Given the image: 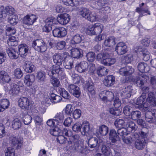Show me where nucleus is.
Listing matches in <instances>:
<instances>
[{
	"mask_svg": "<svg viewBox=\"0 0 156 156\" xmlns=\"http://www.w3.org/2000/svg\"><path fill=\"white\" fill-rule=\"evenodd\" d=\"M49 132L52 135L58 136L57 141L61 144H65L67 140L66 138L64 136L70 137L73 135L72 132L71 130L64 128L61 130L58 127L56 126L50 129Z\"/></svg>",
	"mask_w": 156,
	"mask_h": 156,
	"instance_id": "nucleus-1",
	"label": "nucleus"
},
{
	"mask_svg": "<svg viewBox=\"0 0 156 156\" xmlns=\"http://www.w3.org/2000/svg\"><path fill=\"white\" fill-rule=\"evenodd\" d=\"M32 46L36 51L40 52H44L47 49L46 44L41 39H37L33 41Z\"/></svg>",
	"mask_w": 156,
	"mask_h": 156,
	"instance_id": "nucleus-2",
	"label": "nucleus"
},
{
	"mask_svg": "<svg viewBox=\"0 0 156 156\" xmlns=\"http://www.w3.org/2000/svg\"><path fill=\"white\" fill-rule=\"evenodd\" d=\"M145 116L147 122L156 124V109L149 110L145 113Z\"/></svg>",
	"mask_w": 156,
	"mask_h": 156,
	"instance_id": "nucleus-3",
	"label": "nucleus"
},
{
	"mask_svg": "<svg viewBox=\"0 0 156 156\" xmlns=\"http://www.w3.org/2000/svg\"><path fill=\"white\" fill-rule=\"evenodd\" d=\"M67 89L69 93L73 96L77 98L80 97L81 91L77 86L73 84H68Z\"/></svg>",
	"mask_w": 156,
	"mask_h": 156,
	"instance_id": "nucleus-4",
	"label": "nucleus"
},
{
	"mask_svg": "<svg viewBox=\"0 0 156 156\" xmlns=\"http://www.w3.org/2000/svg\"><path fill=\"white\" fill-rule=\"evenodd\" d=\"M18 105L23 109L29 110L31 108L30 100L26 97H21L18 100Z\"/></svg>",
	"mask_w": 156,
	"mask_h": 156,
	"instance_id": "nucleus-5",
	"label": "nucleus"
},
{
	"mask_svg": "<svg viewBox=\"0 0 156 156\" xmlns=\"http://www.w3.org/2000/svg\"><path fill=\"white\" fill-rule=\"evenodd\" d=\"M64 55V57L63 65L65 68L69 69H71L73 67V60L72 57L69 55L67 52H64L63 53Z\"/></svg>",
	"mask_w": 156,
	"mask_h": 156,
	"instance_id": "nucleus-6",
	"label": "nucleus"
},
{
	"mask_svg": "<svg viewBox=\"0 0 156 156\" xmlns=\"http://www.w3.org/2000/svg\"><path fill=\"white\" fill-rule=\"evenodd\" d=\"M46 24L43 28V31L48 32L52 29V26L56 23V19L49 17L45 20Z\"/></svg>",
	"mask_w": 156,
	"mask_h": 156,
	"instance_id": "nucleus-7",
	"label": "nucleus"
},
{
	"mask_svg": "<svg viewBox=\"0 0 156 156\" xmlns=\"http://www.w3.org/2000/svg\"><path fill=\"white\" fill-rule=\"evenodd\" d=\"M103 141L94 137H90L88 139V145L91 148L98 147L101 145Z\"/></svg>",
	"mask_w": 156,
	"mask_h": 156,
	"instance_id": "nucleus-8",
	"label": "nucleus"
},
{
	"mask_svg": "<svg viewBox=\"0 0 156 156\" xmlns=\"http://www.w3.org/2000/svg\"><path fill=\"white\" fill-rule=\"evenodd\" d=\"M149 79V77L142 73L137 76L135 79V84L137 86L140 87L144 85V83Z\"/></svg>",
	"mask_w": 156,
	"mask_h": 156,
	"instance_id": "nucleus-9",
	"label": "nucleus"
},
{
	"mask_svg": "<svg viewBox=\"0 0 156 156\" xmlns=\"http://www.w3.org/2000/svg\"><path fill=\"white\" fill-rule=\"evenodd\" d=\"M115 51L119 55H124L128 51L127 47L125 43L120 42L116 45Z\"/></svg>",
	"mask_w": 156,
	"mask_h": 156,
	"instance_id": "nucleus-10",
	"label": "nucleus"
},
{
	"mask_svg": "<svg viewBox=\"0 0 156 156\" xmlns=\"http://www.w3.org/2000/svg\"><path fill=\"white\" fill-rule=\"evenodd\" d=\"M53 35L55 37H61L65 36L67 34L66 30L62 27H56L52 31Z\"/></svg>",
	"mask_w": 156,
	"mask_h": 156,
	"instance_id": "nucleus-11",
	"label": "nucleus"
},
{
	"mask_svg": "<svg viewBox=\"0 0 156 156\" xmlns=\"http://www.w3.org/2000/svg\"><path fill=\"white\" fill-rule=\"evenodd\" d=\"M63 72V69L60 67V65H55L53 66L52 70L48 71V74L50 76H55L56 74L59 76L62 75Z\"/></svg>",
	"mask_w": 156,
	"mask_h": 156,
	"instance_id": "nucleus-12",
	"label": "nucleus"
},
{
	"mask_svg": "<svg viewBox=\"0 0 156 156\" xmlns=\"http://www.w3.org/2000/svg\"><path fill=\"white\" fill-rule=\"evenodd\" d=\"M37 20L35 15L33 14L27 15L24 16L23 20V23L28 26L33 24Z\"/></svg>",
	"mask_w": 156,
	"mask_h": 156,
	"instance_id": "nucleus-13",
	"label": "nucleus"
},
{
	"mask_svg": "<svg viewBox=\"0 0 156 156\" xmlns=\"http://www.w3.org/2000/svg\"><path fill=\"white\" fill-rule=\"evenodd\" d=\"M9 140L12 146L15 148L18 149L22 145V142L21 139L16 137L14 135L10 137Z\"/></svg>",
	"mask_w": 156,
	"mask_h": 156,
	"instance_id": "nucleus-14",
	"label": "nucleus"
},
{
	"mask_svg": "<svg viewBox=\"0 0 156 156\" xmlns=\"http://www.w3.org/2000/svg\"><path fill=\"white\" fill-rule=\"evenodd\" d=\"M70 18L69 14L64 13L61 14L58 16L57 18L56 21L62 24H66L69 21Z\"/></svg>",
	"mask_w": 156,
	"mask_h": 156,
	"instance_id": "nucleus-15",
	"label": "nucleus"
},
{
	"mask_svg": "<svg viewBox=\"0 0 156 156\" xmlns=\"http://www.w3.org/2000/svg\"><path fill=\"white\" fill-rule=\"evenodd\" d=\"M100 97L103 101L107 100L111 101L114 98L113 94L109 91H103L101 94Z\"/></svg>",
	"mask_w": 156,
	"mask_h": 156,
	"instance_id": "nucleus-16",
	"label": "nucleus"
},
{
	"mask_svg": "<svg viewBox=\"0 0 156 156\" xmlns=\"http://www.w3.org/2000/svg\"><path fill=\"white\" fill-rule=\"evenodd\" d=\"M81 133L82 135L87 136L91 133L90 123L87 121L83 122L82 124Z\"/></svg>",
	"mask_w": 156,
	"mask_h": 156,
	"instance_id": "nucleus-17",
	"label": "nucleus"
},
{
	"mask_svg": "<svg viewBox=\"0 0 156 156\" xmlns=\"http://www.w3.org/2000/svg\"><path fill=\"white\" fill-rule=\"evenodd\" d=\"M109 135V140L112 143H116L117 141L120 140L119 136L114 129H112L110 130Z\"/></svg>",
	"mask_w": 156,
	"mask_h": 156,
	"instance_id": "nucleus-18",
	"label": "nucleus"
},
{
	"mask_svg": "<svg viewBox=\"0 0 156 156\" xmlns=\"http://www.w3.org/2000/svg\"><path fill=\"white\" fill-rule=\"evenodd\" d=\"M19 55L23 58H25L27 55L29 51L28 46L26 44H21L18 46Z\"/></svg>",
	"mask_w": 156,
	"mask_h": 156,
	"instance_id": "nucleus-19",
	"label": "nucleus"
},
{
	"mask_svg": "<svg viewBox=\"0 0 156 156\" xmlns=\"http://www.w3.org/2000/svg\"><path fill=\"white\" fill-rule=\"evenodd\" d=\"M88 65L87 62L83 61L76 65L75 69L79 73H84L87 70Z\"/></svg>",
	"mask_w": 156,
	"mask_h": 156,
	"instance_id": "nucleus-20",
	"label": "nucleus"
},
{
	"mask_svg": "<svg viewBox=\"0 0 156 156\" xmlns=\"http://www.w3.org/2000/svg\"><path fill=\"white\" fill-rule=\"evenodd\" d=\"M23 68L25 72L30 73L34 71L36 69L35 66L33 63L28 61L25 62Z\"/></svg>",
	"mask_w": 156,
	"mask_h": 156,
	"instance_id": "nucleus-21",
	"label": "nucleus"
},
{
	"mask_svg": "<svg viewBox=\"0 0 156 156\" xmlns=\"http://www.w3.org/2000/svg\"><path fill=\"white\" fill-rule=\"evenodd\" d=\"M6 52L9 56L11 59H16L19 56V54L15 48H8Z\"/></svg>",
	"mask_w": 156,
	"mask_h": 156,
	"instance_id": "nucleus-22",
	"label": "nucleus"
},
{
	"mask_svg": "<svg viewBox=\"0 0 156 156\" xmlns=\"http://www.w3.org/2000/svg\"><path fill=\"white\" fill-rule=\"evenodd\" d=\"M115 77L112 75L106 76L104 80V84L107 87L112 86L115 83Z\"/></svg>",
	"mask_w": 156,
	"mask_h": 156,
	"instance_id": "nucleus-23",
	"label": "nucleus"
},
{
	"mask_svg": "<svg viewBox=\"0 0 156 156\" xmlns=\"http://www.w3.org/2000/svg\"><path fill=\"white\" fill-rule=\"evenodd\" d=\"M20 90L18 85L13 83L10 85V89L9 90V93L12 95L16 96L19 93Z\"/></svg>",
	"mask_w": 156,
	"mask_h": 156,
	"instance_id": "nucleus-24",
	"label": "nucleus"
},
{
	"mask_svg": "<svg viewBox=\"0 0 156 156\" xmlns=\"http://www.w3.org/2000/svg\"><path fill=\"white\" fill-rule=\"evenodd\" d=\"M133 89L131 86H128L126 87L122 93L123 96L126 98H130L133 93Z\"/></svg>",
	"mask_w": 156,
	"mask_h": 156,
	"instance_id": "nucleus-25",
	"label": "nucleus"
},
{
	"mask_svg": "<svg viewBox=\"0 0 156 156\" xmlns=\"http://www.w3.org/2000/svg\"><path fill=\"white\" fill-rule=\"evenodd\" d=\"M108 128L106 126L102 125L99 127L97 133L102 136H105L108 133Z\"/></svg>",
	"mask_w": 156,
	"mask_h": 156,
	"instance_id": "nucleus-26",
	"label": "nucleus"
},
{
	"mask_svg": "<svg viewBox=\"0 0 156 156\" xmlns=\"http://www.w3.org/2000/svg\"><path fill=\"white\" fill-rule=\"evenodd\" d=\"M72 57L74 58H79L82 56L83 52L82 49L78 48H73L71 50Z\"/></svg>",
	"mask_w": 156,
	"mask_h": 156,
	"instance_id": "nucleus-27",
	"label": "nucleus"
},
{
	"mask_svg": "<svg viewBox=\"0 0 156 156\" xmlns=\"http://www.w3.org/2000/svg\"><path fill=\"white\" fill-rule=\"evenodd\" d=\"M35 80V76L34 75H27L24 77V82L28 86L32 85Z\"/></svg>",
	"mask_w": 156,
	"mask_h": 156,
	"instance_id": "nucleus-28",
	"label": "nucleus"
},
{
	"mask_svg": "<svg viewBox=\"0 0 156 156\" xmlns=\"http://www.w3.org/2000/svg\"><path fill=\"white\" fill-rule=\"evenodd\" d=\"M52 57L54 62L56 63V65H60L64 61L65 57H63L60 54L56 53Z\"/></svg>",
	"mask_w": 156,
	"mask_h": 156,
	"instance_id": "nucleus-29",
	"label": "nucleus"
},
{
	"mask_svg": "<svg viewBox=\"0 0 156 156\" xmlns=\"http://www.w3.org/2000/svg\"><path fill=\"white\" fill-rule=\"evenodd\" d=\"M145 141V140L144 139L137 140L135 141L134 143L135 148L139 150L143 149L146 144Z\"/></svg>",
	"mask_w": 156,
	"mask_h": 156,
	"instance_id": "nucleus-30",
	"label": "nucleus"
},
{
	"mask_svg": "<svg viewBox=\"0 0 156 156\" xmlns=\"http://www.w3.org/2000/svg\"><path fill=\"white\" fill-rule=\"evenodd\" d=\"M138 69L141 73H147L149 69V66L144 62H141L138 64Z\"/></svg>",
	"mask_w": 156,
	"mask_h": 156,
	"instance_id": "nucleus-31",
	"label": "nucleus"
},
{
	"mask_svg": "<svg viewBox=\"0 0 156 156\" xmlns=\"http://www.w3.org/2000/svg\"><path fill=\"white\" fill-rule=\"evenodd\" d=\"M111 54L108 52V55L103 61V64L105 65L110 66L115 63L116 59L114 58H110Z\"/></svg>",
	"mask_w": 156,
	"mask_h": 156,
	"instance_id": "nucleus-32",
	"label": "nucleus"
},
{
	"mask_svg": "<svg viewBox=\"0 0 156 156\" xmlns=\"http://www.w3.org/2000/svg\"><path fill=\"white\" fill-rule=\"evenodd\" d=\"M86 87L90 94L93 95L95 94V90L93 82L91 80L87 82Z\"/></svg>",
	"mask_w": 156,
	"mask_h": 156,
	"instance_id": "nucleus-33",
	"label": "nucleus"
},
{
	"mask_svg": "<svg viewBox=\"0 0 156 156\" xmlns=\"http://www.w3.org/2000/svg\"><path fill=\"white\" fill-rule=\"evenodd\" d=\"M36 78L39 82L44 81L46 78V73L42 70H40L36 73Z\"/></svg>",
	"mask_w": 156,
	"mask_h": 156,
	"instance_id": "nucleus-34",
	"label": "nucleus"
},
{
	"mask_svg": "<svg viewBox=\"0 0 156 156\" xmlns=\"http://www.w3.org/2000/svg\"><path fill=\"white\" fill-rule=\"evenodd\" d=\"M9 101L6 99H2L0 101V112H3L5 109L8 108Z\"/></svg>",
	"mask_w": 156,
	"mask_h": 156,
	"instance_id": "nucleus-35",
	"label": "nucleus"
},
{
	"mask_svg": "<svg viewBox=\"0 0 156 156\" xmlns=\"http://www.w3.org/2000/svg\"><path fill=\"white\" fill-rule=\"evenodd\" d=\"M101 145H102L101 151L104 155L106 156H109L111 154V151L110 148L102 142Z\"/></svg>",
	"mask_w": 156,
	"mask_h": 156,
	"instance_id": "nucleus-36",
	"label": "nucleus"
},
{
	"mask_svg": "<svg viewBox=\"0 0 156 156\" xmlns=\"http://www.w3.org/2000/svg\"><path fill=\"white\" fill-rule=\"evenodd\" d=\"M127 129L129 132H133L137 129V126L135 123L132 121L128 122L126 124Z\"/></svg>",
	"mask_w": 156,
	"mask_h": 156,
	"instance_id": "nucleus-37",
	"label": "nucleus"
},
{
	"mask_svg": "<svg viewBox=\"0 0 156 156\" xmlns=\"http://www.w3.org/2000/svg\"><path fill=\"white\" fill-rule=\"evenodd\" d=\"M49 99L52 103H56L60 102L62 100V98L59 96L52 93L50 94Z\"/></svg>",
	"mask_w": 156,
	"mask_h": 156,
	"instance_id": "nucleus-38",
	"label": "nucleus"
},
{
	"mask_svg": "<svg viewBox=\"0 0 156 156\" xmlns=\"http://www.w3.org/2000/svg\"><path fill=\"white\" fill-rule=\"evenodd\" d=\"M22 120L25 125H28L30 124L31 122L32 118L29 115L22 113Z\"/></svg>",
	"mask_w": 156,
	"mask_h": 156,
	"instance_id": "nucleus-39",
	"label": "nucleus"
},
{
	"mask_svg": "<svg viewBox=\"0 0 156 156\" xmlns=\"http://www.w3.org/2000/svg\"><path fill=\"white\" fill-rule=\"evenodd\" d=\"M144 3H142L140 5V8H137L136 9V12L140 13V16H143L146 15L145 13H148L149 15L150 14V12L147 10H144L143 9L142 6L144 5Z\"/></svg>",
	"mask_w": 156,
	"mask_h": 156,
	"instance_id": "nucleus-40",
	"label": "nucleus"
},
{
	"mask_svg": "<svg viewBox=\"0 0 156 156\" xmlns=\"http://www.w3.org/2000/svg\"><path fill=\"white\" fill-rule=\"evenodd\" d=\"M83 37V36L78 34L75 35L72 38V43L73 44L79 43L82 41Z\"/></svg>",
	"mask_w": 156,
	"mask_h": 156,
	"instance_id": "nucleus-41",
	"label": "nucleus"
},
{
	"mask_svg": "<svg viewBox=\"0 0 156 156\" xmlns=\"http://www.w3.org/2000/svg\"><path fill=\"white\" fill-rule=\"evenodd\" d=\"M64 118V114L62 112L58 113L54 117V120L56 124H58L62 122Z\"/></svg>",
	"mask_w": 156,
	"mask_h": 156,
	"instance_id": "nucleus-42",
	"label": "nucleus"
},
{
	"mask_svg": "<svg viewBox=\"0 0 156 156\" xmlns=\"http://www.w3.org/2000/svg\"><path fill=\"white\" fill-rule=\"evenodd\" d=\"M93 26L94 27V31L95 35L100 34L101 33L103 27L102 25L99 23H97L93 25Z\"/></svg>",
	"mask_w": 156,
	"mask_h": 156,
	"instance_id": "nucleus-43",
	"label": "nucleus"
},
{
	"mask_svg": "<svg viewBox=\"0 0 156 156\" xmlns=\"http://www.w3.org/2000/svg\"><path fill=\"white\" fill-rule=\"evenodd\" d=\"M97 73L99 76H104L107 74V69L103 66L99 67L97 69Z\"/></svg>",
	"mask_w": 156,
	"mask_h": 156,
	"instance_id": "nucleus-44",
	"label": "nucleus"
},
{
	"mask_svg": "<svg viewBox=\"0 0 156 156\" xmlns=\"http://www.w3.org/2000/svg\"><path fill=\"white\" fill-rule=\"evenodd\" d=\"M12 128L14 129H17L20 128L22 126L21 121L18 118L15 119L12 122Z\"/></svg>",
	"mask_w": 156,
	"mask_h": 156,
	"instance_id": "nucleus-45",
	"label": "nucleus"
},
{
	"mask_svg": "<svg viewBox=\"0 0 156 156\" xmlns=\"http://www.w3.org/2000/svg\"><path fill=\"white\" fill-rule=\"evenodd\" d=\"M129 116L133 120L137 119L141 116V112L137 110L132 111Z\"/></svg>",
	"mask_w": 156,
	"mask_h": 156,
	"instance_id": "nucleus-46",
	"label": "nucleus"
},
{
	"mask_svg": "<svg viewBox=\"0 0 156 156\" xmlns=\"http://www.w3.org/2000/svg\"><path fill=\"white\" fill-rule=\"evenodd\" d=\"M50 77V82L53 86L54 87H58L60 84L59 80L56 78L55 76L53 75Z\"/></svg>",
	"mask_w": 156,
	"mask_h": 156,
	"instance_id": "nucleus-47",
	"label": "nucleus"
},
{
	"mask_svg": "<svg viewBox=\"0 0 156 156\" xmlns=\"http://www.w3.org/2000/svg\"><path fill=\"white\" fill-rule=\"evenodd\" d=\"M8 21L10 24L15 25L17 24L19 21L18 17L16 15L10 16L8 18Z\"/></svg>",
	"mask_w": 156,
	"mask_h": 156,
	"instance_id": "nucleus-48",
	"label": "nucleus"
},
{
	"mask_svg": "<svg viewBox=\"0 0 156 156\" xmlns=\"http://www.w3.org/2000/svg\"><path fill=\"white\" fill-rule=\"evenodd\" d=\"M63 1L66 5L76 6L79 4L78 0H63Z\"/></svg>",
	"mask_w": 156,
	"mask_h": 156,
	"instance_id": "nucleus-49",
	"label": "nucleus"
},
{
	"mask_svg": "<svg viewBox=\"0 0 156 156\" xmlns=\"http://www.w3.org/2000/svg\"><path fill=\"white\" fill-rule=\"evenodd\" d=\"M5 156H15V151L14 148L12 147L6 148L5 150Z\"/></svg>",
	"mask_w": 156,
	"mask_h": 156,
	"instance_id": "nucleus-50",
	"label": "nucleus"
},
{
	"mask_svg": "<svg viewBox=\"0 0 156 156\" xmlns=\"http://www.w3.org/2000/svg\"><path fill=\"white\" fill-rule=\"evenodd\" d=\"M59 91L60 95L64 98L68 100L71 97L70 94L64 88H60Z\"/></svg>",
	"mask_w": 156,
	"mask_h": 156,
	"instance_id": "nucleus-51",
	"label": "nucleus"
},
{
	"mask_svg": "<svg viewBox=\"0 0 156 156\" xmlns=\"http://www.w3.org/2000/svg\"><path fill=\"white\" fill-rule=\"evenodd\" d=\"M143 59L145 61H148L150 58V53L147 49L143 48L141 51Z\"/></svg>",
	"mask_w": 156,
	"mask_h": 156,
	"instance_id": "nucleus-52",
	"label": "nucleus"
},
{
	"mask_svg": "<svg viewBox=\"0 0 156 156\" xmlns=\"http://www.w3.org/2000/svg\"><path fill=\"white\" fill-rule=\"evenodd\" d=\"M108 55V52L105 51L103 53L98 54L97 56L96 59L98 61L101 60V63L103 64V61Z\"/></svg>",
	"mask_w": 156,
	"mask_h": 156,
	"instance_id": "nucleus-53",
	"label": "nucleus"
},
{
	"mask_svg": "<svg viewBox=\"0 0 156 156\" xmlns=\"http://www.w3.org/2000/svg\"><path fill=\"white\" fill-rule=\"evenodd\" d=\"M96 14L94 12H90L88 15L85 18L90 22H95L97 19Z\"/></svg>",
	"mask_w": 156,
	"mask_h": 156,
	"instance_id": "nucleus-54",
	"label": "nucleus"
},
{
	"mask_svg": "<svg viewBox=\"0 0 156 156\" xmlns=\"http://www.w3.org/2000/svg\"><path fill=\"white\" fill-rule=\"evenodd\" d=\"M87 61L90 62H93L95 59V53L92 51H90L88 52L86 55Z\"/></svg>",
	"mask_w": 156,
	"mask_h": 156,
	"instance_id": "nucleus-55",
	"label": "nucleus"
},
{
	"mask_svg": "<svg viewBox=\"0 0 156 156\" xmlns=\"http://www.w3.org/2000/svg\"><path fill=\"white\" fill-rule=\"evenodd\" d=\"M82 124L80 122H76L73 124L72 126L73 131L76 133H79L81 132Z\"/></svg>",
	"mask_w": 156,
	"mask_h": 156,
	"instance_id": "nucleus-56",
	"label": "nucleus"
},
{
	"mask_svg": "<svg viewBox=\"0 0 156 156\" xmlns=\"http://www.w3.org/2000/svg\"><path fill=\"white\" fill-rule=\"evenodd\" d=\"M115 40L112 37L107 39L104 42V44L108 47H111L115 45Z\"/></svg>",
	"mask_w": 156,
	"mask_h": 156,
	"instance_id": "nucleus-57",
	"label": "nucleus"
},
{
	"mask_svg": "<svg viewBox=\"0 0 156 156\" xmlns=\"http://www.w3.org/2000/svg\"><path fill=\"white\" fill-rule=\"evenodd\" d=\"M5 30L7 35L10 36L16 33V30L13 27H10L6 26Z\"/></svg>",
	"mask_w": 156,
	"mask_h": 156,
	"instance_id": "nucleus-58",
	"label": "nucleus"
},
{
	"mask_svg": "<svg viewBox=\"0 0 156 156\" xmlns=\"http://www.w3.org/2000/svg\"><path fill=\"white\" fill-rule=\"evenodd\" d=\"M13 75L16 78L20 79L23 76V72L20 69L17 68L14 70Z\"/></svg>",
	"mask_w": 156,
	"mask_h": 156,
	"instance_id": "nucleus-59",
	"label": "nucleus"
},
{
	"mask_svg": "<svg viewBox=\"0 0 156 156\" xmlns=\"http://www.w3.org/2000/svg\"><path fill=\"white\" fill-rule=\"evenodd\" d=\"M75 149L79 152L82 154L84 153L85 152V149L82 145L79 144H75L74 145Z\"/></svg>",
	"mask_w": 156,
	"mask_h": 156,
	"instance_id": "nucleus-60",
	"label": "nucleus"
},
{
	"mask_svg": "<svg viewBox=\"0 0 156 156\" xmlns=\"http://www.w3.org/2000/svg\"><path fill=\"white\" fill-rule=\"evenodd\" d=\"M90 12V10L87 9L82 8L80 10L79 13L82 17L85 18L87 16Z\"/></svg>",
	"mask_w": 156,
	"mask_h": 156,
	"instance_id": "nucleus-61",
	"label": "nucleus"
},
{
	"mask_svg": "<svg viewBox=\"0 0 156 156\" xmlns=\"http://www.w3.org/2000/svg\"><path fill=\"white\" fill-rule=\"evenodd\" d=\"M109 112L111 114L113 115L112 117L115 118V116L119 115L121 113L120 111L117 108L115 109L113 108H111L109 110Z\"/></svg>",
	"mask_w": 156,
	"mask_h": 156,
	"instance_id": "nucleus-62",
	"label": "nucleus"
},
{
	"mask_svg": "<svg viewBox=\"0 0 156 156\" xmlns=\"http://www.w3.org/2000/svg\"><path fill=\"white\" fill-rule=\"evenodd\" d=\"M126 122L122 119H117L114 122V125L116 127H121L122 126L125 125Z\"/></svg>",
	"mask_w": 156,
	"mask_h": 156,
	"instance_id": "nucleus-63",
	"label": "nucleus"
},
{
	"mask_svg": "<svg viewBox=\"0 0 156 156\" xmlns=\"http://www.w3.org/2000/svg\"><path fill=\"white\" fill-rule=\"evenodd\" d=\"M127 130L125 128L122 127L119 128L117 130V133L118 135L124 137V136L126 135Z\"/></svg>",
	"mask_w": 156,
	"mask_h": 156,
	"instance_id": "nucleus-64",
	"label": "nucleus"
}]
</instances>
